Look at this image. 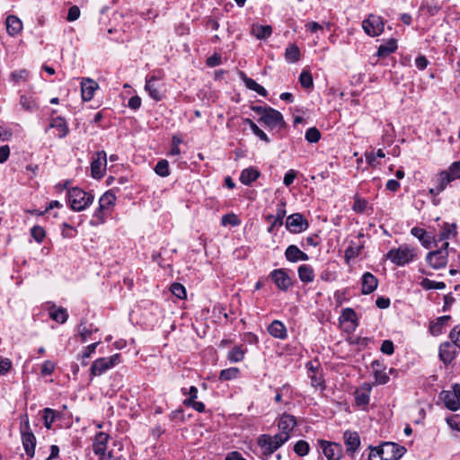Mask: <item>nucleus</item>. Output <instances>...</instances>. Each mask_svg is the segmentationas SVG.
Instances as JSON below:
<instances>
[{"mask_svg":"<svg viewBox=\"0 0 460 460\" xmlns=\"http://www.w3.org/2000/svg\"><path fill=\"white\" fill-rule=\"evenodd\" d=\"M299 83L305 89H311L314 86L313 76L309 71L303 70L299 75Z\"/></svg>","mask_w":460,"mask_h":460,"instance_id":"49530a36","label":"nucleus"},{"mask_svg":"<svg viewBox=\"0 0 460 460\" xmlns=\"http://www.w3.org/2000/svg\"><path fill=\"white\" fill-rule=\"evenodd\" d=\"M397 49L396 40L394 39L389 40L385 44H382L378 47L377 56L378 57H387L390 54L394 53Z\"/></svg>","mask_w":460,"mask_h":460,"instance_id":"2f4dec72","label":"nucleus"},{"mask_svg":"<svg viewBox=\"0 0 460 460\" xmlns=\"http://www.w3.org/2000/svg\"><path fill=\"white\" fill-rule=\"evenodd\" d=\"M240 224V220L234 214H226L221 218V225L226 226L228 225L236 226Z\"/></svg>","mask_w":460,"mask_h":460,"instance_id":"6e6d98bb","label":"nucleus"},{"mask_svg":"<svg viewBox=\"0 0 460 460\" xmlns=\"http://www.w3.org/2000/svg\"><path fill=\"white\" fill-rule=\"evenodd\" d=\"M451 319L450 315H443L437 319V322L431 325L432 332H440L441 328L447 324V323Z\"/></svg>","mask_w":460,"mask_h":460,"instance_id":"680f3d73","label":"nucleus"},{"mask_svg":"<svg viewBox=\"0 0 460 460\" xmlns=\"http://www.w3.org/2000/svg\"><path fill=\"white\" fill-rule=\"evenodd\" d=\"M448 246L449 243L445 242L439 249L429 252L427 254L426 261L432 269L439 270L447 266L448 258Z\"/></svg>","mask_w":460,"mask_h":460,"instance_id":"20e7f679","label":"nucleus"},{"mask_svg":"<svg viewBox=\"0 0 460 460\" xmlns=\"http://www.w3.org/2000/svg\"><path fill=\"white\" fill-rule=\"evenodd\" d=\"M181 393L183 394H189V398L183 401L184 405L190 404V402L196 401L198 397V388L194 385L190 386L189 391H187L186 388H181Z\"/></svg>","mask_w":460,"mask_h":460,"instance_id":"864d4df0","label":"nucleus"},{"mask_svg":"<svg viewBox=\"0 0 460 460\" xmlns=\"http://www.w3.org/2000/svg\"><path fill=\"white\" fill-rule=\"evenodd\" d=\"M296 425V420L295 416L284 413L278 423L280 435H289Z\"/></svg>","mask_w":460,"mask_h":460,"instance_id":"a211bd4d","label":"nucleus"},{"mask_svg":"<svg viewBox=\"0 0 460 460\" xmlns=\"http://www.w3.org/2000/svg\"><path fill=\"white\" fill-rule=\"evenodd\" d=\"M107 164V155L104 151L94 153L91 163V173L94 179L103 177Z\"/></svg>","mask_w":460,"mask_h":460,"instance_id":"1a4fd4ad","label":"nucleus"},{"mask_svg":"<svg viewBox=\"0 0 460 460\" xmlns=\"http://www.w3.org/2000/svg\"><path fill=\"white\" fill-rule=\"evenodd\" d=\"M447 423L453 429L460 431V416L459 415H455V416L447 418Z\"/></svg>","mask_w":460,"mask_h":460,"instance_id":"338daca9","label":"nucleus"},{"mask_svg":"<svg viewBox=\"0 0 460 460\" xmlns=\"http://www.w3.org/2000/svg\"><path fill=\"white\" fill-rule=\"evenodd\" d=\"M420 284L421 288L425 290L444 289L446 288V284L444 282H437L434 280H430L427 278L423 279Z\"/></svg>","mask_w":460,"mask_h":460,"instance_id":"a18cd8bd","label":"nucleus"},{"mask_svg":"<svg viewBox=\"0 0 460 460\" xmlns=\"http://www.w3.org/2000/svg\"><path fill=\"white\" fill-rule=\"evenodd\" d=\"M354 203L352 209L356 213H365L368 208V202L367 199L360 198L358 194L354 196Z\"/></svg>","mask_w":460,"mask_h":460,"instance_id":"a19ab883","label":"nucleus"},{"mask_svg":"<svg viewBox=\"0 0 460 460\" xmlns=\"http://www.w3.org/2000/svg\"><path fill=\"white\" fill-rule=\"evenodd\" d=\"M285 207H286V202L281 201L277 207L276 215L275 216L270 215L267 217V220H271V219L273 220L271 225L268 228L269 233H271L275 226H281L283 225V219L286 216Z\"/></svg>","mask_w":460,"mask_h":460,"instance_id":"aec40b11","label":"nucleus"},{"mask_svg":"<svg viewBox=\"0 0 460 460\" xmlns=\"http://www.w3.org/2000/svg\"><path fill=\"white\" fill-rule=\"evenodd\" d=\"M384 22L380 16L370 14L362 22L364 31L370 37L380 35L384 31Z\"/></svg>","mask_w":460,"mask_h":460,"instance_id":"0eeeda50","label":"nucleus"},{"mask_svg":"<svg viewBox=\"0 0 460 460\" xmlns=\"http://www.w3.org/2000/svg\"><path fill=\"white\" fill-rule=\"evenodd\" d=\"M369 392L370 388H367L366 390H357L355 392V401L357 405L358 406H366L369 402Z\"/></svg>","mask_w":460,"mask_h":460,"instance_id":"58836bf2","label":"nucleus"},{"mask_svg":"<svg viewBox=\"0 0 460 460\" xmlns=\"http://www.w3.org/2000/svg\"><path fill=\"white\" fill-rule=\"evenodd\" d=\"M415 256L414 249L408 245H401L397 249H391L386 253V258L397 266H404L410 263Z\"/></svg>","mask_w":460,"mask_h":460,"instance_id":"7ed1b4c3","label":"nucleus"},{"mask_svg":"<svg viewBox=\"0 0 460 460\" xmlns=\"http://www.w3.org/2000/svg\"><path fill=\"white\" fill-rule=\"evenodd\" d=\"M98 89V84L89 78H84L81 83L82 98L85 102L93 99L95 91Z\"/></svg>","mask_w":460,"mask_h":460,"instance_id":"6ab92c4d","label":"nucleus"},{"mask_svg":"<svg viewBox=\"0 0 460 460\" xmlns=\"http://www.w3.org/2000/svg\"><path fill=\"white\" fill-rule=\"evenodd\" d=\"M252 33L259 40H265L272 33V28L270 25H253Z\"/></svg>","mask_w":460,"mask_h":460,"instance_id":"7c9ffc66","label":"nucleus"},{"mask_svg":"<svg viewBox=\"0 0 460 460\" xmlns=\"http://www.w3.org/2000/svg\"><path fill=\"white\" fill-rule=\"evenodd\" d=\"M145 90L155 102H159L164 98L162 84L159 83V78L156 75L146 77Z\"/></svg>","mask_w":460,"mask_h":460,"instance_id":"4468645a","label":"nucleus"},{"mask_svg":"<svg viewBox=\"0 0 460 460\" xmlns=\"http://www.w3.org/2000/svg\"><path fill=\"white\" fill-rule=\"evenodd\" d=\"M56 113V111H52V116L49 119V124L46 128L45 132L47 133L50 128L56 130V137L58 138L66 137L69 133V128L66 120L61 116L54 117L53 114Z\"/></svg>","mask_w":460,"mask_h":460,"instance_id":"9d476101","label":"nucleus"},{"mask_svg":"<svg viewBox=\"0 0 460 460\" xmlns=\"http://www.w3.org/2000/svg\"><path fill=\"white\" fill-rule=\"evenodd\" d=\"M441 398L448 410L456 411L460 409V400L452 391H443Z\"/></svg>","mask_w":460,"mask_h":460,"instance_id":"bb28decb","label":"nucleus"},{"mask_svg":"<svg viewBox=\"0 0 460 460\" xmlns=\"http://www.w3.org/2000/svg\"><path fill=\"white\" fill-rule=\"evenodd\" d=\"M107 210L106 208H101V206L95 209L93 213V219L91 221V225L96 226L98 224H102L105 221L104 212Z\"/></svg>","mask_w":460,"mask_h":460,"instance_id":"13d9d810","label":"nucleus"},{"mask_svg":"<svg viewBox=\"0 0 460 460\" xmlns=\"http://www.w3.org/2000/svg\"><path fill=\"white\" fill-rule=\"evenodd\" d=\"M49 315L51 319L60 323H66L68 318V314L63 307L50 311Z\"/></svg>","mask_w":460,"mask_h":460,"instance_id":"79ce46f5","label":"nucleus"},{"mask_svg":"<svg viewBox=\"0 0 460 460\" xmlns=\"http://www.w3.org/2000/svg\"><path fill=\"white\" fill-rule=\"evenodd\" d=\"M78 334L81 337V341L85 342L88 338L93 334V332H97L98 330L93 329V324H86L84 322L81 321L77 327Z\"/></svg>","mask_w":460,"mask_h":460,"instance_id":"72a5a7b5","label":"nucleus"},{"mask_svg":"<svg viewBox=\"0 0 460 460\" xmlns=\"http://www.w3.org/2000/svg\"><path fill=\"white\" fill-rule=\"evenodd\" d=\"M22 441L25 453L29 457H33L36 447V438L31 430L29 420H26L24 425L21 428Z\"/></svg>","mask_w":460,"mask_h":460,"instance_id":"6e6552de","label":"nucleus"},{"mask_svg":"<svg viewBox=\"0 0 460 460\" xmlns=\"http://www.w3.org/2000/svg\"><path fill=\"white\" fill-rule=\"evenodd\" d=\"M259 122L262 123L270 129H274L277 128L280 129L286 126L283 115L273 108H269L268 112L262 117H260Z\"/></svg>","mask_w":460,"mask_h":460,"instance_id":"423d86ee","label":"nucleus"},{"mask_svg":"<svg viewBox=\"0 0 460 460\" xmlns=\"http://www.w3.org/2000/svg\"><path fill=\"white\" fill-rule=\"evenodd\" d=\"M12 362L9 358H2L0 360V376H4L10 371Z\"/></svg>","mask_w":460,"mask_h":460,"instance_id":"774afa93","label":"nucleus"},{"mask_svg":"<svg viewBox=\"0 0 460 460\" xmlns=\"http://www.w3.org/2000/svg\"><path fill=\"white\" fill-rule=\"evenodd\" d=\"M456 234V226L455 224H445L443 229L439 234V239L447 240L451 235L455 236Z\"/></svg>","mask_w":460,"mask_h":460,"instance_id":"de8ad7c7","label":"nucleus"},{"mask_svg":"<svg viewBox=\"0 0 460 460\" xmlns=\"http://www.w3.org/2000/svg\"><path fill=\"white\" fill-rule=\"evenodd\" d=\"M311 379V385L313 387L320 390H324V379L321 373H314L309 376Z\"/></svg>","mask_w":460,"mask_h":460,"instance_id":"8fccbe9b","label":"nucleus"},{"mask_svg":"<svg viewBox=\"0 0 460 460\" xmlns=\"http://www.w3.org/2000/svg\"><path fill=\"white\" fill-rule=\"evenodd\" d=\"M381 367L382 365L378 361H374L372 363L376 382L379 385H385L389 381V376L381 369Z\"/></svg>","mask_w":460,"mask_h":460,"instance_id":"473e14b6","label":"nucleus"},{"mask_svg":"<svg viewBox=\"0 0 460 460\" xmlns=\"http://www.w3.org/2000/svg\"><path fill=\"white\" fill-rule=\"evenodd\" d=\"M270 277L276 286L282 291H287L292 285L291 279L284 269L272 270Z\"/></svg>","mask_w":460,"mask_h":460,"instance_id":"2eb2a0df","label":"nucleus"},{"mask_svg":"<svg viewBox=\"0 0 460 460\" xmlns=\"http://www.w3.org/2000/svg\"><path fill=\"white\" fill-rule=\"evenodd\" d=\"M57 417V411L50 409L46 408L44 410V424L47 429H50L51 424L54 422Z\"/></svg>","mask_w":460,"mask_h":460,"instance_id":"4d7b16f0","label":"nucleus"},{"mask_svg":"<svg viewBox=\"0 0 460 460\" xmlns=\"http://www.w3.org/2000/svg\"><path fill=\"white\" fill-rule=\"evenodd\" d=\"M450 340L460 349V325H456L449 333Z\"/></svg>","mask_w":460,"mask_h":460,"instance_id":"e2e57ef3","label":"nucleus"},{"mask_svg":"<svg viewBox=\"0 0 460 460\" xmlns=\"http://www.w3.org/2000/svg\"><path fill=\"white\" fill-rule=\"evenodd\" d=\"M247 349H243V346H235L227 353V359L232 363H237L243 361Z\"/></svg>","mask_w":460,"mask_h":460,"instance_id":"c756f323","label":"nucleus"},{"mask_svg":"<svg viewBox=\"0 0 460 460\" xmlns=\"http://www.w3.org/2000/svg\"><path fill=\"white\" fill-rule=\"evenodd\" d=\"M240 373L239 368L237 367H229L226 369L221 370L219 374V379L222 381H229L232 379H235Z\"/></svg>","mask_w":460,"mask_h":460,"instance_id":"c03bdc74","label":"nucleus"},{"mask_svg":"<svg viewBox=\"0 0 460 460\" xmlns=\"http://www.w3.org/2000/svg\"><path fill=\"white\" fill-rule=\"evenodd\" d=\"M109 435L104 432H98L94 438L93 450L94 454L104 456Z\"/></svg>","mask_w":460,"mask_h":460,"instance_id":"393cba45","label":"nucleus"},{"mask_svg":"<svg viewBox=\"0 0 460 460\" xmlns=\"http://www.w3.org/2000/svg\"><path fill=\"white\" fill-rule=\"evenodd\" d=\"M344 444L348 454L352 455L360 445V438L358 432L347 430L343 434Z\"/></svg>","mask_w":460,"mask_h":460,"instance_id":"f3484780","label":"nucleus"},{"mask_svg":"<svg viewBox=\"0 0 460 460\" xmlns=\"http://www.w3.org/2000/svg\"><path fill=\"white\" fill-rule=\"evenodd\" d=\"M456 345L452 342H444L439 346V358L446 364H450L453 359L456 358Z\"/></svg>","mask_w":460,"mask_h":460,"instance_id":"dca6fc26","label":"nucleus"},{"mask_svg":"<svg viewBox=\"0 0 460 460\" xmlns=\"http://www.w3.org/2000/svg\"><path fill=\"white\" fill-rule=\"evenodd\" d=\"M286 227L294 234L301 233L308 227V222L299 213H294L288 217Z\"/></svg>","mask_w":460,"mask_h":460,"instance_id":"ddd939ff","label":"nucleus"},{"mask_svg":"<svg viewBox=\"0 0 460 460\" xmlns=\"http://www.w3.org/2000/svg\"><path fill=\"white\" fill-rule=\"evenodd\" d=\"M243 81L248 89L256 92L261 96H267L268 93L266 89L258 83H256L253 79L244 76Z\"/></svg>","mask_w":460,"mask_h":460,"instance_id":"e433bc0d","label":"nucleus"},{"mask_svg":"<svg viewBox=\"0 0 460 460\" xmlns=\"http://www.w3.org/2000/svg\"><path fill=\"white\" fill-rule=\"evenodd\" d=\"M309 445L305 440H299L297 441L294 446V451L296 454H297L300 456H305L309 452Z\"/></svg>","mask_w":460,"mask_h":460,"instance_id":"603ef678","label":"nucleus"},{"mask_svg":"<svg viewBox=\"0 0 460 460\" xmlns=\"http://www.w3.org/2000/svg\"><path fill=\"white\" fill-rule=\"evenodd\" d=\"M80 16V9L76 5H73L68 9L66 20L68 22H74L77 20Z\"/></svg>","mask_w":460,"mask_h":460,"instance_id":"0e129e2a","label":"nucleus"},{"mask_svg":"<svg viewBox=\"0 0 460 460\" xmlns=\"http://www.w3.org/2000/svg\"><path fill=\"white\" fill-rule=\"evenodd\" d=\"M298 277L304 283H310L314 279V272L313 268L307 264H302L298 267Z\"/></svg>","mask_w":460,"mask_h":460,"instance_id":"c85d7f7f","label":"nucleus"},{"mask_svg":"<svg viewBox=\"0 0 460 460\" xmlns=\"http://www.w3.org/2000/svg\"><path fill=\"white\" fill-rule=\"evenodd\" d=\"M289 438L290 435H280L279 433L274 436L263 434L258 438V445L263 449L265 456H270L287 442Z\"/></svg>","mask_w":460,"mask_h":460,"instance_id":"f03ea898","label":"nucleus"},{"mask_svg":"<svg viewBox=\"0 0 460 460\" xmlns=\"http://www.w3.org/2000/svg\"><path fill=\"white\" fill-rule=\"evenodd\" d=\"M411 234L418 238L420 243L427 249L430 248L433 242V236L426 230L420 227H413L411 230Z\"/></svg>","mask_w":460,"mask_h":460,"instance_id":"a878e982","label":"nucleus"},{"mask_svg":"<svg viewBox=\"0 0 460 460\" xmlns=\"http://www.w3.org/2000/svg\"><path fill=\"white\" fill-rule=\"evenodd\" d=\"M363 248L362 244H357L353 241L350 242V244L345 251V260L349 261L360 254V252Z\"/></svg>","mask_w":460,"mask_h":460,"instance_id":"c9c22d12","label":"nucleus"},{"mask_svg":"<svg viewBox=\"0 0 460 460\" xmlns=\"http://www.w3.org/2000/svg\"><path fill=\"white\" fill-rule=\"evenodd\" d=\"M260 175L261 173L257 169L249 167L242 171L240 181L244 185H251L260 177Z\"/></svg>","mask_w":460,"mask_h":460,"instance_id":"cd10ccee","label":"nucleus"},{"mask_svg":"<svg viewBox=\"0 0 460 460\" xmlns=\"http://www.w3.org/2000/svg\"><path fill=\"white\" fill-rule=\"evenodd\" d=\"M319 444L328 460H340L341 458L342 447L341 444L325 440H320Z\"/></svg>","mask_w":460,"mask_h":460,"instance_id":"f8f14e48","label":"nucleus"},{"mask_svg":"<svg viewBox=\"0 0 460 460\" xmlns=\"http://www.w3.org/2000/svg\"><path fill=\"white\" fill-rule=\"evenodd\" d=\"M378 285L377 279L370 272H366L362 277V293L365 295L374 292Z\"/></svg>","mask_w":460,"mask_h":460,"instance_id":"b1692460","label":"nucleus"},{"mask_svg":"<svg viewBox=\"0 0 460 460\" xmlns=\"http://www.w3.org/2000/svg\"><path fill=\"white\" fill-rule=\"evenodd\" d=\"M119 363V354H114L108 358H100L93 361L90 368V376H99L107 370Z\"/></svg>","mask_w":460,"mask_h":460,"instance_id":"39448f33","label":"nucleus"},{"mask_svg":"<svg viewBox=\"0 0 460 460\" xmlns=\"http://www.w3.org/2000/svg\"><path fill=\"white\" fill-rule=\"evenodd\" d=\"M285 257L290 262L298 261H308V255L302 252L296 245L291 244L285 251Z\"/></svg>","mask_w":460,"mask_h":460,"instance_id":"412c9836","label":"nucleus"},{"mask_svg":"<svg viewBox=\"0 0 460 460\" xmlns=\"http://www.w3.org/2000/svg\"><path fill=\"white\" fill-rule=\"evenodd\" d=\"M171 291L172 293L178 298H185L186 297V289L185 288L180 284V283H173L171 286Z\"/></svg>","mask_w":460,"mask_h":460,"instance_id":"bf43d9fd","label":"nucleus"},{"mask_svg":"<svg viewBox=\"0 0 460 460\" xmlns=\"http://www.w3.org/2000/svg\"><path fill=\"white\" fill-rule=\"evenodd\" d=\"M67 199L71 209L80 212L86 209L93 202L94 197L93 194L75 187L68 190Z\"/></svg>","mask_w":460,"mask_h":460,"instance_id":"f257e3e1","label":"nucleus"},{"mask_svg":"<svg viewBox=\"0 0 460 460\" xmlns=\"http://www.w3.org/2000/svg\"><path fill=\"white\" fill-rule=\"evenodd\" d=\"M449 176L451 177V179L454 181V180H456V179H460V160L457 161V162H455L453 163L448 171H446Z\"/></svg>","mask_w":460,"mask_h":460,"instance_id":"052dcab7","label":"nucleus"},{"mask_svg":"<svg viewBox=\"0 0 460 460\" xmlns=\"http://www.w3.org/2000/svg\"><path fill=\"white\" fill-rule=\"evenodd\" d=\"M155 173H157L159 176H162V177H166L170 174V171H169V163L167 160L165 159H162L160 160L155 167Z\"/></svg>","mask_w":460,"mask_h":460,"instance_id":"09e8293b","label":"nucleus"},{"mask_svg":"<svg viewBox=\"0 0 460 460\" xmlns=\"http://www.w3.org/2000/svg\"><path fill=\"white\" fill-rule=\"evenodd\" d=\"M20 104L27 111H34L39 109L38 103L34 99L22 95L20 98Z\"/></svg>","mask_w":460,"mask_h":460,"instance_id":"37998d69","label":"nucleus"},{"mask_svg":"<svg viewBox=\"0 0 460 460\" xmlns=\"http://www.w3.org/2000/svg\"><path fill=\"white\" fill-rule=\"evenodd\" d=\"M5 25L7 33L12 37L17 36L22 30V22L15 15H8Z\"/></svg>","mask_w":460,"mask_h":460,"instance_id":"5701e85b","label":"nucleus"},{"mask_svg":"<svg viewBox=\"0 0 460 460\" xmlns=\"http://www.w3.org/2000/svg\"><path fill=\"white\" fill-rule=\"evenodd\" d=\"M453 180L449 176V174L444 171L439 173L438 179V184L436 186V194H439L442 192L447 185L451 182Z\"/></svg>","mask_w":460,"mask_h":460,"instance_id":"ea45409f","label":"nucleus"},{"mask_svg":"<svg viewBox=\"0 0 460 460\" xmlns=\"http://www.w3.org/2000/svg\"><path fill=\"white\" fill-rule=\"evenodd\" d=\"M305 137L309 143H317L321 138V133L319 129L313 127L306 130Z\"/></svg>","mask_w":460,"mask_h":460,"instance_id":"3c124183","label":"nucleus"},{"mask_svg":"<svg viewBox=\"0 0 460 460\" xmlns=\"http://www.w3.org/2000/svg\"><path fill=\"white\" fill-rule=\"evenodd\" d=\"M116 196L111 190L106 191L99 199L101 208L109 210L115 203Z\"/></svg>","mask_w":460,"mask_h":460,"instance_id":"f704fd0d","label":"nucleus"},{"mask_svg":"<svg viewBox=\"0 0 460 460\" xmlns=\"http://www.w3.org/2000/svg\"><path fill=\"white\" fill-rule=\"evenodd\" d=\"M31 234L37 243H40L46 236V231L40 226H34L31 229Z\"/></svg>","mask_w":460,"mask_h":460,"instance_id":"5fc2aeb1","label":"nucleus"},{"mask_svg":"<svg viewBox=\"0 0 460 460\" xmlns=\"http://www.w3.org/2000/svg\"><path fill=\"white\" fill-rule=\"evenodd\" d=\"M379 449L385 460H398L406 451L403 447H401L398 444L393 442L383 443L379 447Z\"/></svg>","mask_w":460,"mask_h":460,"instance_id":"9b49d317","label":"nucleus"},{"mask_svg":"<svg viewBox=\"0 0 460 460\" xmlns=\"http://www.w3.org/2000/svg\"><path fill=\"white\" fill-rule=\"evenodd\" d=\"M285 58L288 62L296 63L300 59V50L296 45H290L286 49Z\"/></svg>","mask_w":460,"mask_h":460,"instance_id":"4c0bfd02","label":"nucleus"},{"mask_svg":"<svg viewBox=\"0 0 460 460\" xmlns=\"http://www.w3.org/2000/svg\"><path fill=\"white\" fill-rule=\"evenodd\" d=\"M380 350L384 354L392 355L394 353V343L391 341H389V340L384 341L382 345H381Z\"/></svg>","mask_w":460,"mask_h":460,"instance_id":"69168bd1","label":"nucleus"},{"mask_svg":"<svg viewBox=\"0 0 460 460\" xmlns=\"http://www.w3.org/2000/svg\"><path fill=\"white\" fill-rule=\"evenodd\" d=\"M268 332L274 338L285 340L288 337V331L284 323L279 320H274L268 326Z\"/></svg>","mask_w":460,"mask_h":460,"instance_id":"4be33fe9","label":"nucleus"}]
</instances>
